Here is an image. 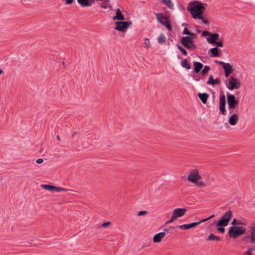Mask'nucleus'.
I'll list each match as a JSON object with an SVG mask.
<instances>
[{"instance_id":"c03bdc74","label":"nucleus","mask_w":255,"mask_h":255,"mask_svg":"<svg viewBox=\"0 0 255 255\" xmlns=\"http://www.w3.org/2000/svg\"><path fill=\"white\" fill-rule=\"evenodd\" d=\"M217 230L218 231L221 232L222 233H224L225 231V228L224 227H219Z\"/></svg>"},{"instance_id":"7ed1b4c3","label":"nucleus","mask_w":255,"mask_h":255,"mask_svg":"<svg viewBox=\"0 0 255 255\" xmlns=\"http://www.w3.org/2000/svg\"><path fill=\"white\" fill-rule=\"evenodd\" d=\"M225 85L230 91L237 90L241 86V81L235 76L232 75L226 80Z\"/></svg>"},{"instance_id":"473e14b6","label":"nucleus","mask_w":255,"mask_h":255,"mask_svg":"<svg viewBox=\"0 0 255 255\" xmlns=\"http://www.w3.org/2000/svg\"><path fill=\"white\" fill-rule=\"evenodd\" d=\"M253 251V249L251 248H249L245 252L244 255H252Z\"/></svg>"},{"instance_id":"bb28decb","label":"nucleus","mask_w":255,"mask_h":255,"mask_svg":"<svg viewBox=\"0 0 255 255\" xmlns=\"http://www.w3.org/2000/svg\"><path fill=\"white\" fill-rule=\"evenodd\" d=\"M143 47L146 49H148L150 47L151 44L148 38H145L144 39V42L143 43Z\"/></svg>"},{"instance_id":"f8f14e48","label":"nucleus","mask_w":255,"mask_h":255,"mask_svg":"<svg viewBox=\"0 0 255 255\" xmlns=\"http://www.w3.org/2000/svg\"><path fill=\"white\" fill-rule=\"evenodd\" d=\"M226 97L223 94H222L220 96L219 101V109L223 115H225L226 110L225 108L226 106Z\"/></svg>"},{"instance_id":"cd10ccee","label":"nucleus","mask_w":255,"mask_h":255,"mask_svg":"<svg viewBox=\"0 0 255 255\" xmlns=\"http://www.w3.org/2000/svg\"><path fill=\"white\" fill-rule=\"evenodd\" d=\"M210 70V68L208 66H205L203 69L202 71V74L203 75H206Z\"/></svg>"},{"instance_id":"f704fd0d","label":"nucleus","mask_w":255,"mask_h":255,"mask_svg":"<svg viewBox=\"0 0 255 255\" xmlns=\"http://www.w3.org/2000/svg\"><path fill=\"white\" fill-rule=\"evenodd\" d=\"M199 224H200V223H198V222L192 223L191 224H188V228L189 229L194 227L195 226L198 225Z\"/></svg>"},{"instance_id":"f257e3e1","label":"nucleus","mask_w":255,"mask_h":255,"mask_svg":"<svg viewBox=\"0 0 255 255\" xmlns=\"http://www.w3.org/2000/svg\"><path fill=\"white\" fill-rule=\"evenodd\" d=\"M187 180L198 187H204L207 184L202 180V178L198 168L191 169L187 176Z\"/></svg>"},{"instance_id":"ddd939ff","label":"nucleus","mask_w":255,"mask_h":255,"mask_svg":"<svg viewBox=\"0 0 255 255\" xmlns=\"http://www.w3.org/2000/svg\"><path fill=\"white\" fill-rule=\"evenodd\" d=\"M187 212V209L186 208H178L175 209L172 212V214L174 216L176 219L178 218H181L184 216Z\"/></svg>"},{"instance_id":"6ab92c4d","label":"nucleus","mask_w":255,"mask_h":255,"mask_svg":"<svg viewBox=\"0 0 255 255\" xmlns=\"http://www.w3.org/2000/svg\"><path fill=\"white\" fill-rule=\"evenodd\" d=\"M208 54L211 57H215L220 55L219 53V49L217 47L212 48L209 49L208 51Z\"/></svg>"},{"instance_id":"423d86ee","label":"nucleus","mask_w":255,"mask_h":255,"mask_svg":"<svg viewBox=\"0 0 255 255\" xmlns=\"http://www.w3.org/2000/svg\"><path fill=\"white\" fill-rule=\"evenodd\" d=\"M233 215V212L231 210L227 211L224 215L220 218L218 223L217 224V226H226L228 225V223L230 222Z\"/></svg>"},{"instance_id":"0eeeda50","label":"nucleus","mask_w":255,"mask_h":255,"mask_svg":"<svg viewBox=\"0 0 255 255\" xmlns=\"http://www.w3.org/2000/svg\"><path fill=\"white\" fill-rule=\"evenodd\" d=\"M245 232V229L241 226H232L229 229V234L230 237L236 238L243 234Z\"/></svg>"},{"instance_id":"4be33fe9","label":"nucleus","mask_w":255,"mask_h":255,"mask_svg":"<svg viewBox=\"0 0 255 255\" xmlns=\"http://www.w3.org/2000/svg\"><path fill=\"white\" fill-rule=\"evenodd\" d=\"M250 239L251 243H255V223H254L252 225L250 234Z\"/></svg>"},{"instance_id":"a18cd8bd","label":"nucleus","mask_w":255,"mask_h":255,"mask_svg":"<svg viewBox=\"0 0 255 255\" xmlns=\"http://www.w3.org/2000/svg\"><path fill=\"white\" fill-rule=\"evenodd\" d=\"M36 163H37L38 164H40L43 162V160L42 158H39L36 160Z\"/></svg>"},{"instance_id":"aec40b11","label":"nucleus","mask_w":255,"mask_h":255,"mask_svg":"<svg viewBox=\"0 0 255 255\" xmlns=\"http://www.w3.org/2000/svg\"><path fill=\"white\" fill-rule=\"evenodd\" d=\"M77 1L83 7L91 6L94 2L93 0H77Z\"/></svg>"},{"instance_id":"de8ad7c7","label":"nucleus","mask_w":255,"mask_h":255,"mask_svg":"<svg viewBox=\"0 0 255 255\" xmlns=\"http://www.w3.org/2000/svg\"><path fill=\"white\" fill-rule=\"evenodd\" d=\"M202 19V21H203L204 23L207 24V23H208L207 20H206V19H204L203 17H202V19Z\"/></svg>"},{"instance_id":"b1692460","label":"nucleus","mask_w":255,"mask_h":255,"mask_svg":"<svg viewBox=\"0 0 255 255\" xmlns=\"http://www.w3.org/2000/svg\"><path fill=\"white\" fill-rule=\"evenodd\" d=\"M181 65L185 68L187 69H190L191 67L190 64L188 63V60L186 59H184L181 63Z\"/></svg>"},{"instance_id":"412c9836","label":"nucleus","mask_w":255,"mask_h":255,"mask_svg":"<svg viewBox=\"0 0 255 255\" xmlns=\"http://www.w3.org/2000/svg\"><path fill=\"white\" fill-rule=\"evenodd\" d=\"M198 95L202 102L205 104L207 103V101L209 97L208 94L205 93L202 94L198 93Z\"/></svg>"},{"instance_id":"09e8293b","label":"nucleus","mask_w":255,"mask_h":255,"mask_svg":"<svg viewBox=\"0 0 255 255\" xmlns=\"http://www.w3.org/2000/svg\"><path fill=\"white\" fill-rule=\"evenodd\" d=\"M163 231H164V232H164L165 233H168V232H169V230H168L167 229H164L163 230Z\"/></svg>"},{"instance_id":"7c9ffc66","label":"nucleus","mask_w":255,"mask_h":255,"mask_svg":"<svg viewBox=\"0 0 255 255\" xmlns=\"http://www.w3.org/2000/svg\"><path fill=\"white\" fill-rule=\"evenodd\" d=\"M163 2L170 8L173 7L171 0H162Z\"/></svg>"},{"instance_id":"2f4dec72","label":"nucleus","mask_w":255,"mask_h":255,"mask_svg":"<svg viewBox=\"0 0 255 255\" xmlns=\"http://www.w3.org/2000/svg\"><path fill=\"white\" fill-rule=\"evenodd\" d=\"M232 225H243L244 223L240 220H237L236 219H234L232 223Z\"/></svg>"},{"instance_id":"c85d7f7f","label":"nucleus","mask_w":255,"mask_h":255,"mask_svg":"<svg viewBox=\"0 0 255 255\" xmlns=\"http://www.w3.org/2000/svg\"><path fill=\"white\" fill-rule=\"evenodd\" d=\"M183 34L185 35H187V36H191V34H195L194 33H191L190 32L187 28H185L183 31Z\"/></svg>"},{"instance_id":"49530a36","label":"nucleus","mask_w":255,"mask_h":255,"mask_svg":"<svg viewBox=\"0 0 255 255\" xmlns=\"http://www.w3.org/2000/svg\"><path fill=\"white\" fill-rule=\"evenodd\" d=\"M64 0L65 1L66 3L67 4H70L73 1V0Z\"/></svg>"},{"instance_id":"79ce46f5","label":"nucleus","mask_w":255,"mask_h":255,"mask_svg":"<svg viewBox=\"0 0 255 255\" xmlns=\"http://www.w3.org/2000/svg\"><path fill=\"white\" fill-rule=\"evenodd\" d=\"M111 224V222L108 221V222H105L103 224H102V227H104V228H106L107 226H108L109 225H110Z\"/></svg>"},{"instance_id":"c756f323","label":"nucleus","mask_w":255,"mask_h":255,"mask_svg":"<svg viewBox=\"0 0 255 255\" xmlns=\"http://www.w3.org/2000/svg\"><path fill=\"white\" fill-rule=\"evenodd\" d=\"M177 47L178 49L181 51V52L185 55H186L187 54V52L186 50L183 48L182 46L179 45V44H177Z\"/></svg>"},{"instance_id":"a19ab883","label":"nucleus","mask_w":255,"mask_h":255,"mask_svg":"<svg viewBox=\"0 0 255 255\" xmlns=\"http://www.w3.org/2000/svg\"><path fill=\"white\" fill-rule=\"evenodd\" d=\"M211 33H210L209 32L207 31H203L202 33V35L203 37H205L207 36H209Z\"/></svg>"},{"instance_id":"a878e982","label":"nucleus","mask_w":255,"mask_h":255,"mask_svg":"<svg viewBox=\"0 0 255 255\" xmlns=\"http://www.w3.org/2000/svg\"><path fill=\"white\" fill-rule=\"evenodd\" d=\"M207 240L208 241L213 240V241H220V238L219 237H218V236H215L213 234L211 233L209 236V237H208V238L207 239Z\"/></svg>"},{"instance_id":"4c0bfd02","label":"nucleus","mask_w":255,"mask_h":255,"mask_svg":"<svg viewBox=\"0 0 255 255\" xmlns=\"http://www.w3.org/2000/svg\"><path fill=\"white\" fill-rule=\"evenodd\" d=\"M214 44H215L217 47H223V42L222 41H215V43H214Z\"/></svg>"},{"instance_id":"1a4fd4ad","label":"nucleus","mask_w":255,"mask_h":255,"mask_svg":"<svg viewBox=\"0 0 255 255\" xmlns=\"http://www.w3.org/2000/svg\"><path fill=\"white\" fill-rule=\"evenodd\" d=\"M216 63L222 66L223 68L224 69L225 76L226 78L229 77L230 75L233 73L234 68L233 67V66L230 63H225L223 61H216Z\"/></svg>"},{"instance_id":"9d476101","label":"nucleus","mask_w":255,"mask_h":255,"mask_svg":"<svg viewBox=\"0 0 255 255\" xmlns=\"http://www.w3.org/2000/svg\"><path fill=\"white\" fill-rule=\"evenodd\" d=\"M41 187L44 190L52 192H65L69 190V189H67L58 187L51 185L42 184L41 185Z\"/></svg>"},{"instance_id":"8fccbe9b","label":"nucleus","mask_w":255,"mask_h":255,"mask_svg":"<svg viewBox=\"0 0 255 255\" xmlns=\"http://www.w3.org/2000/svg\"><path fill=\"white\" fill-rule=\"evenodd\" d=\"M3 73V71L2 69H0V75L2 74Z\"/></svg>"},{"instance_id":"ea45409f","label":"nucleus","mask_w":255,"mask_h":255,"mask_svg":"<svg viewBox=\"0 0 255 255\" xmlns=\"http://www.w3.org/2000/svg\"><path fill=\"white\" fill-rule=\"evenodd\" d=\"M214 215H213L212 216H211L210 217H209V218H207L206 219H203L202 220H201L200 222H199L198 223H200V224L202 223H203V222H205L207 221H208V220L213 218L214 217Z\"/></svg>"},{"instance_id":"a211bd4d","label":"nucleus","mask_w":255,"mask_h":255,"mask_svg":"<svg viewBox=\"0 0 255 255\" xmlns=\"http://www.w3.org/2000/svg\"><path fill=\"white\" fill-rule=\"evenodd\" d=\"M220 83V80L218 78L214 79L213 76L211 75H210L208 80L207 82V84L211 85L214 86L216 85H218Z\"/></svg>"},{"instance_id":"f3484780","label":"nucleus","mask_w":255,"mask_h":255,"mask_svg":"<svg viewBox=\"0 0 255 255\" xmlns=\"http://www.w3.org/2000/svg\"><path fill=\"white\" fill-rule=\"evenodd\" d=\"M165 234L164 232H160L155 234L153 237V241L154 243H159L161 240L164 238Z\"/></svg>"},{"instance_id":"393cba45","label":"nucleus","mask_w":255,"mask_h":255,"mask_svg":"<svg viewBox=\"0 0 255 255\" xmlns=\"http://www.w3.org/2000/svg\"><path fill=\"white\" fill-rule=\"evenodd\" d=\"M165 40H166L165 36L163 34L161 33L157 38L158 42L160 44H163V43H164L165 42Z\"/></svg>"},{"instance_id":"20e7f679","label":"nucleus","mask_w":255,"mask_h":255,"mask_svg":"<svg viewBox=\"0 0 255 255\" xmlns=\"http://www.w3.org/2000/svg\"><path fill=\"white\" fill-rule=\"evenodd\" d=\"M196 38V34H191V36L183 37L181 38V43L189 50H195L197 47L194 43V39Z\"/></svg>"},{"instance_id":"dca6fc26","label":"nucleus","mask_w":255,"mask_h":255,"mask_svg":"<svg viewBox=\"0 0 255 255\" xmlns=\"http://www.w3.org/2000/svg\"><path fill=\"white\" fill-rule=\"evenodd\" d=\"M219 35L218 33L211 34L210 35L206 38L208 43L214 44L219 38Z\"/></svg>"},{"instance_id":"4468645a","label":"nucleus","mask_w":255,"mask_h":255,"mask_svg":"<svg viewBox=\"0 0 255 255\" xmlns=\"http://www.w3.org/2000/svg\"><path fill=\"white\" fill-rule=\"evenodd\" d=\"M231 116L229 118V123L231 126H235L237 124L239 120V116L237 113H232V114H230Z\"/></svg>"},{"instance_id":"2eb2a0df","label":"nucleus","mask_w":255,"mask_h":255,"mask_svg":"<svg viewBox=\"0 0 255 255\" xmlns=\"http://www.w3.org/2000/svg\"><path fill=\"white\" fill-rule=\"evenodd\" d=\"M113 19L114 20H124L125 19V16L122 13V11L120 8H118L116 10V14L113 16Z\"/></svg>"},{"instance_id":"e433bc0d","label":"nucleus","mask_w":255,"mask_h":255,"mask_svg":"<svg viewBox=\"0 0 255 255\" xmlns=\"http://www.w3.org/2000/svg\"><path fill=\"white\" fill-rule=\"evenodd\" d=\"M179 227L181 230H188V229H189L188 224L181 225H180L179 226Z\"/></svg>"},{"instance_id":"c9c22d12","label":"nucleus","mask_w":255,"mask_h":255,"mask_svg":"<svg viewBox=\"0 0 255 255\" xmlns=\"http://www.w3.org/2000/svg\"><path fill=\"white\" fill-rule=\"evenodd\" d=\"M199 224H200V223H198V222L192 223L191 224H188V228L189 229L194 227L195 226L198 225Z\"/></svg>"},{"instance_id":"603ef678","label":"nucleus","mask_w":255,"mask_h":255,"mask_svg":"<svg viewBox=\"0 0 255 255\" xmlns=\"http://www.w3.org/2000/svg\"><path fill=\"white\" fill-rule=\"evenodd\" d=\"M211 180H212V181H214V178H213L211 179Z\"/></svg>"},{"instance_id":"9b49d317","label":"nucleus","mask_w":255,"mask_h":255,"mask_svg":"<svg viewBox=\"0 0 255 255\" xmlns=\"http://www.w3.org/2000/svg\"><path fill=\"white\" fill-rule=\"evenodd\" d=\"M156 19L160 22L162 25L165 26L167 28L171 31L172 30V27L167 19L162 13H157L156 15Z\"/></svg>"},{"instance_id":"37998d69","label":"nucleus","mask_w":255,"mask_h":255,"mask_svg":"<svg viewBox=\"0 0 255 255\" xmlns=\"http://www.w3.org/2000/svg\"><path fill=\"white\" fill-rule=\"evenodd\" d=\"M146 214H147V212L146 211H141L138 213V216H141L142 215H146Z\"/></svg>"},{"instance_id":"6e6552de","label":"nucleus","mask_w":255,"mask_h":255,"mask_svg":"<svg viewBox=\"0 0 255 255\" xmlns=\"http://www.w3.org/2000/svg\"><path fill=\"white\" fill-rule=\"evenodd\" d=\"M114 29L120 32H125L129 27V23L127 21H117L115 22Z\"/></svg>"},{"instance_id":"58836bf2","label":"nucleus","mask_w":255,"mask_h":255,"mask_svg":"<svg viewBox=\"0 0 255 255\" xmlns=\"http://www.w3.org/2000/svg\"><path fill=\"white\" fill-rule=\"evenodd\" d=\"M177 219L172 214L170 219L166 224H169L174 222Z\"/></svg>"},{"instance_id":"39448f33","label":"nucleus","mask_w":255,"mask_h":255,"mask_svg":"<svg viewBox=\"0 0 255 255\" xmlns=\"http://www.w3.org/2000/svg\"><path fill=\"white\" fill-rule=\"evenodd\" d=\"M228 109L229 110V114L233 113L234 110L236 109L238 106L239 101L236 99L234 95L227 93Z\"/></svg>"},{"instance_id":"f03ea898","label":"nucleus","mask_w":255,"mask_h":255,"mask_svg":"<svg viewBox=\"0 0 255 255\" xmlns=\"http://www.w3.org/2000/svg\"><path fill=\"white\" fill-rule=\"evenodd\" d=\"M188 9L194 18L202 19V15L205 9L203 3L198 1L189 3Z\"/></svg>"},{"instance_id":"5701e85b","label":"nucleus","mask_w":255,"mask_h":255,"mask_svg":"<svg viewBox=\"0 0 255 255\" xmlns=\"http://www.w3.org/2000/svg\"><path fill=\"white\" fill-rule=\"evenodd\" d=\"M193 64L194 66V71L196 73H199L203 66V64L199 62L194 61Z\"/></svg>"},{"instance_id":"3c124183","label":"nucleus","mask_w":255,"mask_h":255,"mask_svg":"<svg viewBox=\"0 0 255 255\" xmlns=\"http://www.w3.org/2000/svg\"><path fill=\"white\" fill-rule=\"evenodd\" d=\"M57 139L58 140H60V136H59V135H57Z\"/></svg>"},{"instance_id":"72a5a7b5","label":"nucleus","mask_w":255,"mask_h":255,"mask_svg":"<svg viewBox=\"0 0 255 255\" xmlns=\"http://www.w3.org/2000/svg\"><path fill=\"white\" fill-rule=\"evenodd\" d=\"M199 224H200V223H198V222L192 223L191 224H188V228L189 229L194 227L195 226L198 225Z\"/></svg>"}]
</instances>
